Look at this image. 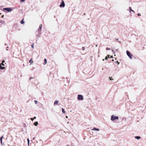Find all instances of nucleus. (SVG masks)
Wrapping results in <instances>:
<instances>
[{
    "label": "nucleus",
    "mask_w": 146,
    "mask_h": 146,
    "mask_svg": "<svg viewBox=\"0 0 146 146\" xmlns=\"http://www.w3.org/2000/svg\"><path fill=\"white\" fill-rule=\"evenodd\" d=\"M118 117L117 116H114V115H113L111 116V120L112 121H113L115 119H118Z\"/></svg>",
    "instance_id": "f257e3e1"
},
{
    "label": "nucleus",
    "mask_w": 146,
    "mask_h": 146,
    "mask_svg": "<svg viewBox=\"0 0 146 146\" xmlns=\"http://www.w3.org/2000/svg\"><path fill=\"white\" fill-rule=\"evenodd\" d=\"M3 10L7 11L8 12H10L12 11V9L11 8H3Z\"/></svg>",
    "instance_id": "f03ea898"
},
{
    "label": "nucleus",
    "mask_w": 146,
    "mask_h": 146,
    "mask_svg": "<svg viewBox=\"0 0 146 146\" xmlns=\"http://www.w3.org/2000/svg\"><path fill=\"white\" fill-rule=\"evenodd\" d=\"M126 53H127V56H129V58L130 59H132V55L130 54V53L128 51V50L127 51H126Z\"/></svg>",
    "instance_id": "7ed1b4c3"
},
{
    "label": "nucleus",
    "mask_w": 146,
    "mask_h": 146,
    "mask_svg": "<svg viewBox=\"0 0 146 146\" xmlns=\"http://www.w3.org/2000/svg\"><path fill=\"white\" fill-rule=\"evenodd\" d=\"M83 97L82 95H78V100H83Z\"/></svg>",
    "instance_id": "20e7f679"
},
{
    "label": "nucleus",
    "mask_w": 146,
    "mask_h": 146,
    "mask_svg": "<svg viewBox=\"0 0 146 146\" xmlns=\"http://www.w3.org/2000/svg\"><path fill=\"white\" fill-rule=\"evenodd\" d=\"M65 5L64 1L63 0H62V2L60 5V7H65Z\"/></svg>",
    "instance_id": "39448f33"
},
{
    "label": "nucleus",
    "mask_w": 146,
    "mask_h": 146,
    "mask_svg": "<svg viewBox=\"0 0 146 146\" xmlns=\"http://www.w3.org/2000/svg\"><path fill=\"white\" fill-rule=\"evenodd\" d=\"M42 25L41 24L39 26V28L38 29V32L39 33H40L41 31V28H42Z\"/></svg>",
    "instance_id": "423d86ee"
},
{
    "label": "nucleus",
    "mask_w": 146,
    "mask_h": 146,
    "mask_svg": "<svg viewBox=\"0 0 146 146\" xmlns=\"http://www.w3.org/2000/svg\"><path fill=\"white\" fill-rule=\"evenodd\" d=\"M92 130L99 131V129H97L95 127H94L93 129H92Z\"/></svg>",
    "instance_id": "0eeeda50"
},
{
    "label": "nucleus",
    "mask_w": 146,
    "mask_h": 146,
    "mask_svg": "<svg viewBox=\"0 0 146 146\" xmlns=\"http://www.w3.org/2000/svg\"><path fill=\"white\" fill-rule=\"evenodd\" d=\"M5 68V67H2L1 66V64H0V69H2V70H3V69H4Z\"/></svg>",
    "instance_id": "6e6552de"
},
{
    "label": "nucleus",
    "mask_w": 146,
    "mask_h": 146,
    "mask_svg": "<svg viewBox=\"0 0 146 146\" xmlns=\"http://www.w3.org/2000/svg\"><path fill=\"white\" fill-rule=\"evenodd\" d=\"M3 136H2V137H1V138H0V141H1V144L2 145L3 144H2V138H3Z\"/></svg>",
    "instance_id": "1a4fd4ad"
},
{
    "label": "nucleus",
    "mask_w": 146,
    "mask_h": 146,
    "mask_svg": "<svg viewBox=\"0 0 146 146\" xmlns=\"http://www.w3.org/2000/svg\"><path fill=\"white\" fill-rule=\"evenodd\" d=\"M135 138L137 139L138 140L141 138V137L140 136H135Z\"/></svg>",
    "instance_id": "9d476101"
},
{
    "label": "nucleus",
    "mask_w": 146,
    "mask_h": 146,
    "mask_svg": "<svg viewBox=\"0 0 146 146\" xmlns=\"http://www.w3.org/2000/svg\"><path fill=\"white\" fill-rule=\"evenodd\" d=\"M38 124V122L37 121L35 122L34 123V125H35V126H37Z\"/></svg>",
    "instance_id": "9b49d317"
},
{
    "label": "nucleus",
    "mask_w": 146,
    "mask_h": 146,
    "mask_svg": "<svg viewBox=\"0 0 146 146\" xmlns=\"http://www.w3.org/2000/svg\"><path fill=\"white\" fill-rule=\"evenodd\" d=\"M0 23L3 24H5V21H0Z\"/></svg>",
    "instance_id": "f8f14e48"
},
{
    "label": "nucleus",
    "mask_w": 146,
    "mask_h": 146,
    "mask_svg": "<svg viewBox=\"0 0 146 146\" xmlns=\"http://www.w3.org/2000/svg\"><path fill=\"white\" fill-rule=\"evenodd\" d=\"M47 63V60L46 59H45L44 60V65H45Z\"/></svg>",
    "instance_id": "ddd939ff"
},
{
    "label": "nucleus",
    "mask_w": 146,
    "mask_h": 146,
    "mask_svg": "<svg viewBox=\"0 0 146 146\" xmlns=\"http://www.w3.org/2000/svg\"><path fill=\"white\" fill-rule=\"evenodd\" d=\"M58 102V101H56L54 102V105L57 104Z\"/></svg>",
    "instance_id": "4468645a"
},
{
    "label": "nucleus",
    "mask_w": 146,
    "mask_h": 146,
    "mask_svg": "<svg viewBox=\"0 0 146 146\" xmlns=\"http://www.w3.org/2000/svg\"><path fill=\"white\" fill-rule=\"evenodd\" d=\"M129 9L130 13L131 12V11H132L134 12V11L132 10V9H131V7H129Z\"/></svg>",
    "instance_id": "2eb2a0df"
},
{
    "label": "nucleus",
    "mask_w": 146,
    "mask_h": 146,
    "mask_svg": "<svg viewBox=\"0 0 146 146\" xmlns=\"http://www.w3.org/2000/svg\"><path fill=\"white\" fill-rule=\"evenodd\" d=\"M25 22L23 21V20L22 19L21 21V24H23Z\"/></svg>",
    "instance_id": "dca6fc26"
},
{
    "label": "nucleus",
    "mask_w": 146,
    "mask_h": 146,
    "mask_svg": "<svg viewBox=\"0 0 146 146\" xmlns=\"http://www.w3.org/2000/svg\"><path fill=\"white\" fill-rule=\"evenodd\" d=\"M62 112L63 113H65V111L64 110L63 108H62Z\"/></svg>",
    "instance_id": "f3484780"
},
{
    "label": "nucleus",
    "mask_w": 146,
    "mask_h": 146,
    "mask_svg": "<svg viewBox=\"0 0 146 146\" xmlns=\"http://www.w3.org/2000/svg\"><path fill=\"white\" fill-rule=\"evenodd\" d=\"M108 56H106L105 57V60H107L108 58L109 57V55H108Z\"/></svg>",
    "instance_id": "a211bd4d"
},
{
    "label": "nucleus",
    "mask_w": 146,
    "mask_h": 146,
    "mask_svg": "<svg viewBox=\"0 0 146 146\" xmlns=\"http://www.w3.org/2000/svg\"><path fill=\"white\" fill-rule=\"evenodd\" d=\"M5 62V61L4 60H3L1 64H2V65L3 66H4V62Z\"/></svg>",
    "instance_id": "6ab92c4d"
},
{
    "label": "nucleus",
    "mask_w": 146,
    "mask_h": 146,
    "mask_svg": "<svg viewBox=\"0 0 146 146\" xmlns=\"http://www.w3.org/2000/svg\"><path fill=\"white\" fill-rule=\"evenodd\" d=\"M27 141H28V145H29V139L28 138L27 139Z\"/></svg>",
    "instance_id": "aec40b11"
},
{
    "label": "nucleus",
    "mask_w": 146,
    "mask_h": 146,
    "mask_svg": "<svg viewBox=\"0 0 146 146\" xmlns=\"http://www.w3.org/2000/svg\"><path fill=\"white\" fill-rule=\"evenodd\" d=\"M34 43H33L31 45V47L33 48H34Z\"/></svg>",
    "instance_id": "412c9836"
},
{
    "label": "nucleus",
    "mask_w": 146,
    "mask_h": 146,
    "mask_svg": "<svg viewBox=\"0 0 146 146\" xmlns=\"http://www.w3.org/2000/svg\"><path fill=\"white\" fill-rule=\"evenodd\" d=\"M106 50H110V49L109 48H106Z\"/></svg>",
    "instance_id": "4be33fe9"
},
{
    "label": "nucleus",
    "mask_w": 146,
    "mask_h": 146,
    "mask_svg": "<svg viewBox=\"0 0 146 146\" xmlns=\"http://www.w3.org/2000/svg\"><path fill=\"white\" fill-rule=\"evenodd\" d=\"M34 102L36 104H37V101L36 100H35Z\"/></svg>",
    "instance_id": "5701e85b"
},
{
    "label": "nucleus",
    "mask_w": 146,
    "mask_h": 146,
    "mask_svg": "<svg viewBox=\"0 0 146 146\" xmlns=\"http://www.w3.org/2000/svg\"><path fill=\"white\" fill-rule=\"evenodd\" d=\"M137 15L139 16H141V14L140 13H138V14Z\"/></svg>",
    "instance_id": "b1692460"
},
{
    "label": "nucleus",
    "mask_w": 146,
    "mask_h": 146,
    "mask_svg": "<svg viewBox=\"0 0 146 146\" xmlns=\"http://www.w3.org/2000/svg\"><path fill=\"white\" fill-rule=\"evenodd\" d=\"M21 2H23L25 1V0H20Z\"/></svg>",
    "instance_id": "393cba45"
},
{
    "label": "nucleus",
    "mask_w": 146,
    "mask_h": 146,
    "mask_svg": "<svg viewBox=\"0 0 146 146\" xmlns=\"http://www.w3.org/2000/svg\"><path fill=\"white\" fill-rule=\"evenodd\" d=\"M82 50H84V49H85L84 47H82Z\"/></svg>",
    "instance_id": "a878e982"
},
{
    "label": "nucleus",
    "mask_w": 146,
    "mask_h": 146,
    "mask_svg": "<svg viewBox=\"0 0 146 146\" xmlns=\"http://www.w3.org/2000/svg\"><path fill=\"white\" fill-rule=\"evenodd\" d=\"M31 119L32 121H33V120H34V119L33 118H31Z\"/></svg>",
    "instance_id": "bb28decb"
},
{
    "label": "nucleus",
    "mask_w": 146,
    "mask_h": 146,
    "mask_svg": "<svg viewBox=\"0 0 146 146\" xmlns=\"http://www.w3.org/2000/svg\"><path fill=\"white\" fill-rule=\"evenodd\" d=\"M110 80H111L112 79V77H110Z\"/></svg>",
    "instance_id": "cd10ccee"
},
{
    "label": "nucleus",
    "mask_w": 146,
    "mask_h": 146,
    "mask_svg": "<svg viewBox=\"0 0 146 146\" xmlns=\"http://www.w3.org/2000/svg\"><path fill=\"white\" fill-rule=\"evenodd\" d=\"M31 60H32L31 59L30 60H29V62L30 63H31Z\"/></svg>",
    "instance_id": "c85d7f7f"
},
{
    "label": "nucleus",
    "mask_w": 146,
    "mask_h": 146,
    "mask_svg": "<svg viewBox=\"0 0 146 146\" xmlns=\"http://www.w3.org/2000/svg\"><path fill=\"white\" fill-rule=\"evenodd\" d=\"M33 78L32 77H31V78H30V79H29V80H31V79H33Z\"/></svg>",
    "instance_id": "c756f323"
},
{
    "label": "nucleus",
    "mask_w": 146,
    "mask_h": 146,
    "mask_svg": "<svg viewBox=\"0 0 146 146\" xmlns=\"http://www.w3.org/2000/svg\"><path fill=\"white\" fill-rule=\"evenodd\" d=\"M118 38H116V39H115V40H116V41H117L118 40Z\"/></svg>",
    "instance_id": "7c9ffc66"
},
{
    "label": "nucleus",
    "mask_w": 146,
    "mask_h": 146,
    "mask_svg": "<svg viewBox=\"0 0 146 146\" xmlns=\"http://www.w3.org/2000/svg\"><path fill=\"white\" fill-rule=\"evenodd\" d=\"M116 62L118 63V64H119V62H118L117 61H116Z\"/></svg>",
    "instance_id": "2f4dec72"
},
{
    "label": "nucleus",
    "mask_w": 146,
    "mask_h": 146,
    "mask_svg": "<svg viewBox=\"0 0 146 146\" xmlns=\"http://www.w3.org/2000/svg\"><path fill=\"white\" fill-rule=\"evenodd\" d=\"M36 117H34V118H33L34 119H36Z\"/></svg>",
    "instance_id": "473e14b6"
},
{
    "label": "nucleus",
    "mask_w": 146,
    "mask_h": 146,
    "mask_svg": "<svg viewBox=\"0 0 146 146\" xmlns=\"http://www.w3.org/2000/svg\"><path fill=\"white\" fill-rule=\"evenodd\" d=\"M116 50L118 52V49H116Z\"/></svg>",
    "instance_id": "72a5a7b5"
},
{
    "label": "nucleus",
    "mask_w": 146,
    "mask_h": 146,
    "mask_svg": "<svg viewBox=\"0 0 146 146\" xmlns=\"http://www.w3.org/2000/svg\"><path fill=\"white\" fill-rule=\"evenodd\" d=\"M66 118H68V117L67 116H66Z\"/></svg>",
    "instance_id": "f704fd0d"
},
{
    "label": "nucleus",
    "mask_w": 146,
    "mask_h": 146,
    "mask_svg": "<svg viewBox=\"0 0 146 146\" xmlns=\"http://www.w3.org/2000/svg\"><path fill=\"white\" fill-rule=\"evenodd\" d=\"M3 16H4V15H3L2 16V17H3Z\"/></svg>",
    "instance_id": "c9c22d12"
},
{
    "label": "nucleus",
    "mask_w": 146,
    "mask_h": 146,
    "mask_svg": "<svg viewBox=\"0 0 146 146\" xmlns=\"http://www.w3.org/2000/svg\"><path fill=\"white\" fill-rule=\"evenodd\" d=\"M111 57L112 58L113 57V56H111Z\"/></svg>",
    "instance_id": "e433bc0d"
},
{
    "label": "nucleus",
    "mask_w": 146,
    "mask_h": 146,
    "mask_svg": "<svg viewBox=\"0 0 146 146\" xmlns=\"http://www.w3.org/2000/svg\"><path fill=\"white\" fill-rule=\"evenodd\" d=\"M35 139V138H33V139Z\"/></svg>",
    "instance_id": "4c0bfd02"
},
{
    "label": "nucleus",
    "mask_w": 146,
    "mask_h": 146,
    "mask_svg": "<svg viewBox=\"0 0 146 146\" xmlns=\"http://www.w3.org/2000/svg\"><path fill=\"white\" fill-rule=\"evenodd\" d=\"M97 46H98V45H96V47H97Z\"/></svg>",
    "instance_id": "58836bf2"
},
{
    "label": "nucleus",
    "mask_w": 146,
    "mask_h": 146,
    "mask_svg": "<svg viewBox=\"0 0 146 146\" xmlns=\"http://www.w3.org/2000/svg\"><path fill=\"white\" fill-rule=\"evenodd\" d=\"M69 146V145H67V146Z\"/></svg>",
    "instance_id": "ea45409f"
},
{
    "label": "nucleus",
    "mask_w": 146,
    "mask_h": 146,
    "mask_svg": "<svg viewBox=\"0 0 146 146\" xmlns=\"http://www.w3.org/2000/svg\"><path fill=\"white\" fill-rule=\"evenodd\" d=\"M112 51L113 52V50H112Z\"/></svg>",
    "instance_id": "a19ab883"
},
{
    "label": "nucleus",
    "mask_w": 146,
    "mask_h": 146,
    "mask_svg": "<svg viewBox=\"0 0 146 146\" xmlns=\"http://www.w3.org/2000/svg\"><path fill=\"white\" fill-rule=\"evenodd\" d=\"M112 61H113V59L112 60Z\"/></svg>",
    "instance_id": "79ce46f5"
},
{
    "label": "nucleus",
    "mask_w": 146,
    "mask_h": 146,
    "mask_svg": "<svg viewBox=\"0 0 146 146\" xmlns=\"http://www.w3.org/2000/svg\"><path fill=\"white\" fill-rule=\"evenodd\" d=\"M6 50H8V49H6Z\"/></svg>",
    "instance_id": "37998d69"
},
{
    "label": "nucleus",
    "mask_w": 146,
    "mask_h": 146,
    "mask_svg": "<svg viewBox=\"0 0 146 146\" xmlns=\"http://www.w3.org/2000/svg\"><path fill=\"white\" fill-rule=\"evenodd\" d=\"M113 53H115V52H113Z\"/></svg>",
    "instance_id": "c03bdc74"
},
{
    "label": "nucleus",
    "mask_w": 146,
    "mask_h": 146,
    "mask_svg": "<svg viewBox=\"0 0 146 146\" xmlns=\"http://www.w3.org/2000/svg\"><path fill=\"white\" fill-rule=\"evenodd\" d=\"M72 146H73L72 145Z\"/></svg>",
    "instance_id": "a18cd8bd"
}]
</instances>
